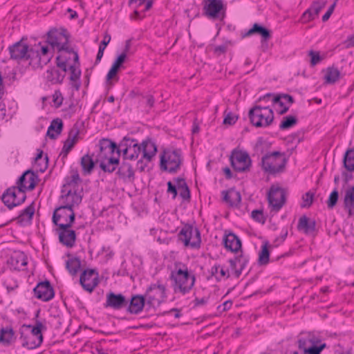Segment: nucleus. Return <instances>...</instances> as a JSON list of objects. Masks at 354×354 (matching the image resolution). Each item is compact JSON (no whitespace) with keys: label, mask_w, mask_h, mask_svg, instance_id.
<instances>
[{"label":"nucleus","mask_w":354,"mask_h":354,"mask_svg":"<svg viewBox=\"0 0 354 354\" xmlns=\"http://www.w3.org/2000/svg\"><path fill=\"white\" fill-rule=\"evenodd\" d=\"M35 297L42 301L51 299L54 295V290L48 281L39 282L33 289Z\"/></svg>","instance_id":"a211bd4d"},{"label":"nucleus","mask_w":354,"mask_h":354,"mask_svg":"<svg viewBox=\"0 0 354 354\" xmlns=\"http://www.w3.org/2000/svg\"><path fill=\"white\" fill-rule=\"evenodd\" d=\"M165 288L162 285H151L145 295L149 308H156L159 306L165 297Z\"/></svg>","instance_id":"ddd939ff"},{"label":"nucleus","mask_w":354,"mask_h":354,"mask_svg":"<svg viewBox=\"0 0 354 354\" xmlns=\"http://www.w3.org/2000/svg\"><path fill=\"white\" fill-rule=\"evenodd\" d=\"M252 218L258 222L263 223L265 222V219L263 216V212L259 209H254L251 213Z\"/></svg>","instance_id":"0e129e2a"},{"label":"nucleus","mask_w":354,"mask_h":354,"mask_svg":"<svg viewBox=\"0 0 354 354\" xmlns=\"http://www.w3.org/2000/svg\"><path fill=\"white\" fill-rule=\"evenodd\" d=\"M80 282L85 290L93 292L100 282L98 272L95 269L85 270L80 275Z\"/></svg>","instance_id":"2eb2a0df"},{"label":"nucleus","mask_w":354,"mask_h":354,"mask_svg":"<svg viewBox=\"0 0 354 354\" xmlns=\"http://www.w3.org/2000/svg\"><path fill=\"white\" fill-rule=\"evenodd\" d=\"M23 185L26 187L23 188V193L26 194V191H31L34 189L36 185V181L38 179V176L31 170H26L21 176L25 175Z\"/></svg>","instance_id":"c9c22d12"},{"label":"nucleus","mask_w":354,"mask_h":354,"mask_svg":"<svg viewBox=\"0 0 354 354\" xmlns=\"http://www.w3.org/2000/svg\"><path fill=\"white\" fill-rule=\"evenodd\" d=\"M21 328L26 331L31 333L35 337H37L39 339L41 338L43 342V335L41 334V329L44 328L43 324L40 322H37L35 326L30 325H23Z\"/></svg>","instance_id":"a18cd8bd"},{"label":"nucleus","mask_w":354,"mask_h":354,"mask_svg":"<svg viewBox=\"0 0 354 354\" xmlns=\"http://www.w3.org/2000/svg\"><path fill=\"white\" fill-rule=\"evenodd\" d=\"M66 54L70 55L68 53L66 52H62L60 53V55H58L56 58L57 61V66L60 69H62V71H60L61 73H64V76L66 75V73L67 71V59L68 57L66 56Z\"/></svg>","instance_id":"3c124183"},{"label":"nucleus","mask_w":354,"mask_h":354,"mask_svg":"<svg viewBox=\"0 0 354 354\" xmlns=\"http://www.w3.org/2000/svg\"><path fill=\"white\" fill-rule=\"evenodd\" d=\"M117 174L120 178L124 180L132 181L134 179V171L133 167L127 162H123L118 167Z\"/></svg>","instance_id":"473e14b6"},{"label":"nucleus","mask_w":354,"mask_h":354,"mask_svg":"<svg viewBox=\"0 0 354 354\" xmlns=\"http://www.w3.org/2000/svg\"><path fill=\"white\" fill-rule=\"evenodd\" d=\"M145 303L147 304L145 296L133 295L129 301V306L127 310H142Z\"/></svg>","instance_id":"ea45409f"},{"label":"nucleus","mask_w":354,"mask_h":354,"mask_svg":"<svg viewBox=\"0 0 354 354\" xmlns=\"http://www.w3.org/2000/svg\"><path fill=\"white\" fill-rule=\"evenodd\" d=\"M62 205L69 209H73L75 206H78L82 200V196L77 193V189L73 188H62V196L60 198Z\"/></svg>","instance_id":"dca6fc26"},{"label":"nucleus","mask_w":354,"mask_h":354,"mask_svg":"<svg viewBox=\"0 0 354 354\" xmlns=\"http://www.w3.org/2000/svg\"><path fill=\"white\" fill-rule=\"evenodd\" d=\"M35 211V205L32 202L30 205L23 209L15 220H17V223L21 225L29 223L32 219Z\"/></svg>","instance_id":"7c9ffc66"},{"label":"nucleus","mask_w":354,"mask_h":354,"mask_svg":"<svg viewBox=\"0 0 354 354\" xmlns=\"http://www.w3.org/2000/svg\"><path fill=\"white\" fill-rule=\"evenodd\" d=\"M317 16L318 15L315 14V11L309 8L303 13L301 19L304 23H306L315 19Z\"/></svg>","instance_id":"680f3d73"},{"label":"nucleus","mask_w":354,"mask_h":354,"mask_svg":"<svg viewBox=\"0 0 354 354\" xmlns=\"http://www.w3.org/2000/svg\"><path fill=\"white\" fill-rule=\"evenodd\" d=\"M314 198V194L308 192L302 196L303 203L301 205V207H310L313 204Z\"/></svg>","instance_id":"13d9d810"},{"label":"nucleus","mask_w":354,"mask_h":354,"mask_svg":"<svg viewBox=\"0 0 354 354\" xmlns=\"http://www.w3.org/2000/svg\"><path fill=\"white\" fill-rule=\"evenodd\" d=\"M183 160L180 149H167L160 156V167L162 171L175 174L180 169Z\"/></svg>","instance_id":"39448f33"},{"label":"nucleus","mask_w":354,"mask_h":354,"mask_svg":"<svg viewBox=\"0 0 354 354\" xmlns=\"http://www.w3.org/2000/svg\"><path fill=\"white\" fill-rule=\"evenodd\" d=\"M128 304L129 300L121 293L115 294L113 292H109L106 295L105 306L107 308L121 309L126 307Z\"/></svg>","instance_id":"6ab92c4d"},{"label":"nucleus","mask_w":354,"mask_h":354,"mask_svg":"<svg viewBox=\"0 0 354 354\" xmlns=\"http://www.w3.org/2000/svg\"><path fill=\"white\" fill-rule=\"evenodd\" d=\"M75 145L73 142H70L68 140H66L62 148V153H64V156H66L69 151L73 148Z\"/></svg>","instance_id":"69168bd1"},{"label":"nucleus","mask_w":354,"mask_h":354,"mask_svg":"<svg viewBox=\"0 0 354 354\" xmlns=\"http://www.w3.org/2000/svg\"><path fill=\"white\" fill-rule=\"evenodd\" d=\"M223 201L230 207H237L241 201V196L239 192L232 188L224 190L221 192Z\"/></svg>","instance_id":"5701e85b"},{"label":"nucleus","mask_w":354,"mask_h":354,"mask_svg":"<svg viewBox=\"0 0 354 354\" xmlns=\"http://www.w3.org/2000/svg\"><path fill=\"white\" fill-rule=\"evenodd\" d=\"M238 120V117L236 115L232 114V113H228L225 115L223 120L224 124L232 125L236 123Z\"/></svg>","instance_id":"e2e57ef3"},{"label":"nucleus","mask_w":354,"mask_h":354,"mask_svg":"<svg viewBox=\"0 0 354 354\" xmlns=\"http://www.w3.org/2000/svg\"><path fill=\"white\" fill-rule=\"evenodd\" d=\"M20 333V340L23 347H26L28 349H33L39 347L42 343L41 339L37 337L33 336L31 333L26 331L21 327L19 330Z\"/></svg>","instance_id":"412c9836"},{"label":"nucleus","mask_w":354,"mask_h":354,"mask_svg":"<svg viewBox=\"0 0 354 354\" xmlns=\"http://www.w3.org/2000/svg\"><path fill=\"white\" fill-rule=\"evenodd\" d=\"M339 194L337 189L333 190L327 201V206L329 209H333L337 204L338 201Z\"/></svg>","instance_id":"bf43d9fd"},{"label":"nucleus","mask_w":354,"mask_h":354,"mask_svg":"<svg viewBox=\"0 0 354 354\" xmlns=\"http://www.w3.org/2000/svg\"><path fill=\"white\" fill-rule=\"evenodd\" d=\"M252 35H259L261 37L262 41H266L271 37V31L266 27L255 23L253 24L252 27L243 35V37H249Z\"/></svg>","instance_id":"a878e982"},{"label":"nucleus","mask_w":354,"mask_h":354,"mask_svg":"<svg viewBox=\"0 0 354 354\" xmlns=\"http://www.w3.org/2000/svg\"><path fill=\"white\" fill-rule=\"evenodd\" d=\"M268 201L271 211L279 212L286 203V190L279 187L272 186L268 194Z\"/></svg>","instance_id":"f8f14e48"},{"label":"nucleus","mask_w":354,"mask_h":354,"mask_svg":"<svg viewBox=\"0 0 354 354\" xmlns=\"http://www.w3.org/2000/svg\"><path fill=\"white\" fill-rule=\"evenodd\" d=\"M81 261L78 257H72L66 261V268L71 275H75L79 272Z\"/></svg>","instance_id":"79ce46f5"},{"label":"nucleus","mask_w":354,"mask_h":354,"mask_svg":"<svg viewBox=\"0 0 354 354\" xmlns=\"http://www.w3.org/2000/svg\"><path fill=\"white\" fill-rule=\"evenodd\" d=\"M79 134L80 129L78 127L76 124H75L70 130L67 140H68L70 142H73V143L75 145L77 142Z\"/></svg>","instance_id":"5fc2aeb1"},{"label":"nucleus","mask_w":354,"mask_h":354,"mask_svg":"<svg viewBox=\"0 0 354 354\" xmlns=\"http://www.w3.org/2000/svg\"><path fill=\"white\" fill-rule=\"evenodd\" d=\"M308 56L310 57V66H314L322 62L323 57L320 56L319 51L310 50L308 52Z\"/></svg>","instance_id":"6e6d98bb"},{"label":"nucleus","mask_w":354,"mask_h":354,"mask_svg":"<svg viewBox=\"0 0 354 354\" xmlns=\"http://www.w3.org/2000/svg\"><path fill=\"white\" fill-rule=\"evenodd\" d=\"M298 122V119L295 115H287L282 118V120L279 124V129L281 130H286L292 128L296 125Z\"/></svg>","instance_id":"09e8293b"},{"label":"nucleus","mask_w":354,"mask_h":354,"mask_svg":"<svg viewBox=\"0 0 354 354\" xmlns=\"http://www.w3.org/2000/svg\"><path fill=\"white\" fill-rule=\"evenodd\" d=\"M125 55L124 54H120L117 59L115 60L113 64H112V66L115 67V68L120 70V67L122 66V64L125 61Z\"/></svg>","instance_id":"338daca9"},{"label":"nucleus","mask_w":354,"mask_h":354,"mask_svg":"<svg viewBox=\"0 0 354 354\" xmlns=\"http://www.w3.org/2000/svg\"><path fill=\"white\" fill-rule=\"evenodd\" d=\"M320 342V337L314 332L301 333L297 339L300 354H320L326 347V344L319 345Z\"/></svg>","instance_id":"7ed1b4c3"},{"label":"nucleus","mask_w":354,"mask_h":354,"mask_svg":"<svg viewBox=\"0 0 354 354\" xmlns=\"http://www.w3.org/2000/svg\"><path fill=\"white\" fill-rule=\"evenodd\" d=\"M71 73L70 80L71 82H77L80 80L81 75V71L80 68L75 64L69 66Z\"/></svg>","instance_id":"4d7b16f0"},{"label":"nucleus","mask_w":354,"mask_h":354,"mask_svg":"<svg viewBox=\"0 0 354 354\" xmlns=\"http://www.w3.org/2000/svg\"><path fill=\"white\" fill-rule=\"evenodd\" d=\"M42 156H43V151L38 149L37 156L35 158V164L39 165V161H43V165H41V167L38 169L40 171L43 172L47 168L48 157L46 156L45 159L42 160Z\"/></svg>","instance_id":"603ef678"},{"label":"nucleus","mask_w":354,"mask_h":354,"mask_svg":"<svg viewBox=\"0 0 354 354\" xmlns=\"http://www.w3.org/2000/svg\"><path fill=\"white\" fill-rule=\"evenodd\" d=\"M37 51V59L35 61H32V66H42L43 65L47 64L53 57V53H50L48 46H41V51Z\"/></svg>","instance_id":"cd10ccee"},{"label":"nucleus","mask_w":354,"mask_h":354,"mask_svg":"<svg viewBox=\"0 0 354 354\" xmlns=\"http://www.w3.org/2000/svg\"><path fill=\"white\" fill-rule=\"evenodd\" d=\"M223 243L225 248L232 252H237L241 249V240L235 234L232 232L225 235Z\"/></svg>","instance_id":"393cba45"},{"label":"nucleus","mask_w":354,"mask_h":354,"mask_svg":"<svg viewBox=\"0 0 354 354\" xmlns=\"http://www.w3.org/2000/svg\"><path fill=\"white\" fill-rule=\"evenodd\" d=\"M47 42L53 49H57L59 53H68L73 55L75 62L78 61V54L68 46V36L65 31H59L56 29L49 30Z\"/></svg>","instance_id":"423d86ee"},{"label":"nucleus","mask_w":354,"mask_h":354,"mask_svg":"<svg viewBox=\"0 0 354 354\" xmlns=\"http://www.w3.org/2000/svg\"><path fill=\"white\" fill-rule=\"evenodd\" d=\"M326 1L324 0H317L314 1L312 5L310 6V8L312 9V10L315 11V14L319 15L320 11L325 8L326 5Z\"/></svg>","instance_id":"052dcab7"},{"label":"nucleus","mask_w":354,"mask_h":354,"mask_svg":"<svg viewBox=\"0 0 354 354\" xmlns=\"http://www.w3.org/2000/svg\"><path fill=\"white\" fill-rule=\"evenodd\" d=\"M75 218V214L73 209H69L62 206L56 208L53 215V222L58 227H59L60 224L72 226Z\"/></svg>","instance_id":"4468645a"},{"label":"nucleus","mask_w":354,"mask_h":354,"mask_svg":"<svg viewBox=\"0 0 354 354\" xmlns=\"http://www.w3.org/2000/svg\"><path fill=\"white\" fill-rule=\"evenodd\" d=\"M122 155L125 160H136L141 153V146L140 145L130 149H123Z\"/></svg>","instance_id":"c03bdc74"},{"label":"nucleus","mask_w":354,"mask_h":354,"mask_svg":"<svg viewBox=\"0 0 354 354\" xmlns=\"http://www.w3.org/2000/svg\"><path fill=\"white\" fill-rule=\"evenodd\" d=\"M100 153L99 158H102L103 157L107 156L106 153H110L112 156L115 151L119 156L118 146V145L107 138H103L100 140L99 142Z\"/></svg>","instance_id":"4be33fe9"},{"label":"nucleus","mask_w":354,"mask_h":354,"mask_svg":"<svg viewBox=\"0 0 354 354\" xmlns=\"http://www.w3.org/2000/svg\"><path fill=\"white\" fill-rule=\"evenodd\" d=\"M100 160V167L104 171L108 173L113 172L119 165V158H114L112 156L103 157Z\"/></svg>","instance_id":"c756f323"},{"label":"nucleus","mask_w":354,"mask_h":354,"mask_svg":"<svg viewBox=\"0 0 354 354\" xmlns=\"http://www.w3.org/2000/svg\"><path fill=\"white\" fill-rule=\"evenodd\" d=\"M174 180L180 191V197L184 200H189L191 197L190 191L185 178L178 177L174 178Z\"/></svg>","instance_id":"58836bf2"},{"label":"nucleus","mask_w":354,"mask_h":354,"mask_svg":"<svg viewBox=\"0 0 354 354\" xmlns=\"http://www.w3.org/2000/svg\"><path fill=\"white\" fill-rule=\"evenodd\" d=\"M178 238L185 247L193 249H198L201 247V232L197 227L191 225H184L178 234Z\"/></svg>","instance_id":"1a4fd4ad"},{"label":"nucleus","mask_w":354,"mask_h":354,"mask_svg":"<svg viewBox=\"0 0 354 354\" xmlns=\"http://www.w3.org/2000/svg\"><path fill=\"white\" fill-rule=\"evenodd\" d=\"M226 8L222 0H206L203 7V15L212 21H223L225 17Z\"/></svg>","instance_id":"9d476101"},{"label":"nucleus","mask_w":354,"mask_h":354,"mask_svg":"<svg viewBox=\"0 0 354 354\" xmlns=\"http://www.w3.org/2000/svg\"><path fill=\"white\" fill-rule=\"evenodd\" d=\"M80 165L84 175L90 174L94 169L95 162L91 156L88 154L81 158Z\"/></svg>","instance_id":"a19ab883"},{"label":"nucleus","mask_w":354,"mask_h":354,"mask_svg":"<svg viewBox=\"0 0 354 354\" xmlns=\"http://www.w3.org/2000/svg\"><path fill=\"white\" fill-rule=\"evenodd\" d=\"M10 58L18 62L28 61L30 65H32V61L37 59V51L25 44L23 39L15 43L8 48Z\"/></svg>","instance_id":"6e6552de"},{"label":"nucleus","mask_w":354,"mask_h":354,"mask_svg":"<svg viewBox=\"0 0 354 354\" xmlns=\"http://www.w3.org/2000/svg\"><path fill=\"white\" fill-rule=\"evenodd\" d=\"M316 222L306 216H302L299 218L297 229L299 231H303L305 234H310L315 230Z\"/></svg>","instance_id":"2f4dec72"},{"label":"nucleus","mask_w":354,"mask_h":354,"mask_svg":"<svg viewBox=\"0 0 354 354\" xmlns=\"http://www.w3.org/2000/svg\"><path fill=\"white\" fill-rule=\"evenodd\" d=\"M46 80L52 84H61L64 78V74L55 68L48 69L45 74Z\"/></svg>","instance_id":"f704fd0d"},{"label":"nucleus","mask_w":354,"mask_h":354,"mask_svg":"<svg viewBox=\"0 0 354 354\" xmlns=\"http://www.w3.org/2000/svg\"><path fill=\"white\" fill-rule=\"evenodd\" d=\"M248 117L254 127H268L273 122L274 112L268 106L255 105L250 109Z\"/></svg>","instance_id":"20e7f679"},{"label":"nucleus","mask_w":354,"mask_h":354,"mask_svg":"<svg viewBox=\"0 0 354 354\" xmlns=\"http://www.w3.org/2000/svg\"><path fill=\"white\" fill-rule=\"evenodd\" d=\"M167 192L171 193L173 194V198H175L178 194L177 192V186L176 185H174L171 181H168L167 183Z\"/></svg>","instance_id":"774afa93"},{"label":"nucleus","mask_w":354,"mask_h":354,"mask_svg":"<svg viewBox=\"0 0 354 354\" xmlns=\"http://www.w3.org/2000/svg\"><path fill=\"white\" fill-rule=\"evenodd\" d=\"M249 262V257L243 254L242 252L234 257L229 260L230 268L234 272L236 277H239L242 271L245 268Z\"/></svg>","instance_id":"aec40b11"},{"label":"nucleus","mask_w":354,"mask_h":354,"mask_svg":"<svg viewBox=\"0 0 354 354\" xmlns=\"http://www.w3.org/2000/svg\"><path fill=\"white\" fill-rule=\"evenodd\" d=\"M8 263L13 270H21L28 263L27 257L24 252H19L10 258Z\"/></svg>","instance_id":"bb28decb"},{"label":"nucleus","mask_w":354,"mask_h":354,"mask_svg":"<svg viewBox=\"0 0 354 354\" xmlns=\"http://www.w3.org/2000/svg\"><path fill=\"white\" fill-rule=\"evenodd\" d=\"M269 243L268 241L264 242L261 246V251L259 254L258 262L261 266H266L269 263L270 259V251H269Z\"/></svg>","instance_id":"37998d69"},{"label":"nucleus","mask_w":354,"mask_h":354,"mask_svg":"<svg viewBox=\"0 0 354 354\" xmlns=\"http://www.w3.org/2000/svg\"><path fill=\"white\" fill-rule=\"evenodd\" d=\"M272 102L274 104H278L281 107L279 113L283 115L288 111L290 105L293 104L295 101L293 97L288 94H280L274 96Z\"/></svg>","instance_id":"b1692460"},{"label":"nucleus","mask_w":354,"mask_h":354,"mask_svg":"<svg viewBox=\"0 0 354 354\" xmlns=\"http://www.w3.org/2000/svg\"><path fill=\"white\" fill-rule=\"evenodd\" d=\"M341 77V73L335 66H329L325 71L324 81L327 84L336 83Z\"/></svg>","instance_id":"e433bc0d"},{"label":"nucleus","mask_w":354,"mask_h":354,"mask_svg":"<svg viewBox=\"0 0 354 354\" xmlns=\"http://www.w3.org/2000/svg\"><path fill=\"white\" fill-rule=\"evenodd\" d=\"M82 182L78 171L77 170H73L71 171V176L69 178L66 179V183L63 185L62 188H73L76 189L78 184Z\"/></svg>","instance_id":"de8ad7c7"},{"label":"nucleus","mask_w":354,"mask_h":354,"mask_svg":"<svg viewBox=\"0 0 354 354\" xmlns=\"http://www.w3.org/2000/svg\"><path fill=\"white\" fill-rule=\"evenodd\" d=\"M63 129V122L59 118H56L52 120L50 126L48 128L46 135L50 139H56L62 133Z\"/></svg>","instance_id":"72a5a7b5"},{"label":"nucleus","mask_w":354,"mask_h":354,"mask_svg":"<svg viewBox=\"0 0 354 354\" xmlns=\"http://www.w3.org/2000/svg\"><path fill=\"white\" fill-rule=\"evenodd\" d=\"M140 146L141 152H142V158L146 159L148 162L151 161L157 151L155 143L151 140H144Z\"/></svg>","instance_id":"c85d7f7f"},{"label":"nucleus","mask_w":354,"mask_h":354,"mask_svg":"<svg viewBox=\"0 0 354 354\" xmlns=\"http://www.w3.org/2000/svg\"><path fill=\"white\" fill-rule=\"evenodd\" d=\"M230 160L231 166L237 172L248 171L251 167L250 157L245 151L234 149L231 153Z\"/></svg>","instance_id":"9b49d317"},{"label":"nucleus","mask_w":354,"mask_h":354,"mask_svg":"<svg viewBox=\"0 0 354 354\" xmlns=\"http://www.w3.org/2000/svg\"><path fill=\"white\" fill-rule=\"evenodd\" d=\"M171 279L174 282L173 288L174 292L183 295L189 292L192 290L196 279L194 275L189 272L187 268L185 265H183L182 268L172 271Z\"/></svg>","instance_id":"f257e3e1"},{"label":"nucleus","mask_w":354,"mask_h":354,"mask_svg":"<svg viewBox=\"0 0 354 354\" xmlns=\"http://www.w3.org/2000/svg\"><path fill=\"white\" fill-rule=\"evenodd\" d=\"M344 167L349 171H354V149H348L343 159Z\"/></svg>","instance_id":"49530a36"},{"label":"nucleus","mask_w":354,"mask_h":354,"mask_svg":"<svg viewBox=\"0 0 354 354\" xmlns=\"http://www.w3.org/2000/svg\"><path fill=\"white\" fill-rule=\"evenodd\" d=\"M286 163L287 159L285 157V154L279 151L267 153L261 158L263 170L270 174L283 172Z\"/></svg>","instance_id":"0eeeda50"},{"label":"nucleus","mask_w":354,"mask_h":354,"mask_svg":"<svg viewBox=\"0 0 354 354\" xmlns=\"http://www.w3.org/2000/svg\"><path fill=\"white\" fill-rule=\"evenodd\" d=\"M139 144L138 143V141L135 139L130 138L128 137H124L123 139L120 141L118 146V151H119V155L120 154L121 151H123V149H130L133 148Z\"/></svg>","instance_id":"8fccbe9b"},{"label":"nucleus","mask_w":354,"mask_h":354,"mask_svg":"<svg viewBox=\"0 0 354 354\" xmlns=\"http://www.w3.org/2000/svg\"><path fill=\"white\" fill-rule=\"evenodd\" d=\"M344 203L346 207H353L354 208V187L346 191Z\"/></svg>","instance_id":"864d4df0"},{"label":"nucleus","mask_w":354,"mask_h":354,"mask_svg":"<svg viewBox=\"0 0 354 354\" xmlns=\"http://www.w3.org/2000/svg\"><path fill=\"white\" fill-rule=\"evenodd\" d=\"M69 225L60 224L57 229L59 242L68 248H73L76 241V232Z\"/></svg>","instance_id":"f3484780"},{"label":"nucleus","mask_w":354,"mask_h":354,"mask_svg":"<svg viewBox=\"0 0 354 354\" xmlns=\"http://www.w3.org/2000/svg\"><path fill=\"white\" fill-rule=\"evenodd\" d=\"M26 174L21 176L17 182V186H12L6 189L1 196L2 202L9 209L19 206L24 203L26 195L23 193V188L26 187L23 185L24 178Z\"/></svg>","instance_id":"f03ea898"},{"label":"nucleus","mask_w":354,"mask_h":354,"mask_svg":"<svg viewBox=\"0 0 354 354\" xmlns=\"http://www.w3.org/2000/svg\"><path fill=\"white\" fill-rule=\"evenodd\" d=\"M15 339V332L10 327L2 328L0 329V343L8 346Z\"/></svg>","instance_id":"4c0bfd02"}]
</instances>
